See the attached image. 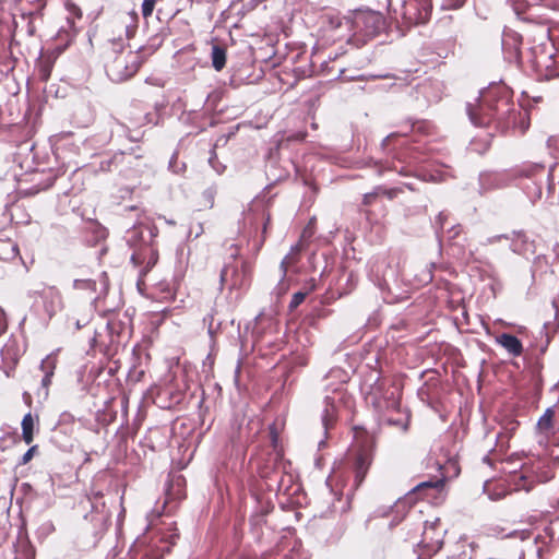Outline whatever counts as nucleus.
<instances>
[{"label": "nucleus", "instance_id": "obj_1", "mask_svg": "<svg viewBox=\"0 0 559 559\" xmlns=\"http://www.w3.org/2000/svg\"><path fill=\"white\" fill-rule=\"evenodd\" d=\"M141 62L139 51L126 49L121 40H114L105 69L111 81L122 82L136 73Z\"/></svg>", "mask_w": 559, "mask_h": 559}, {"label": "nucleus", "instance_id": "obj_2", "mask_svg": "<svg viewBox=\"0 0 559 559\" xmlns=\"http://www.w3.org/2000/svg\"><path fill=\"white\" fill-rule=\"evenodd\" d=\"M489 92H487L484 100L477 99L476 104H467V114L473 124L485 126L495 115H498L499 109L489 104Z\"/></svg>", "mask_w": 559, "mask_h": 559}, {"label": "nucleus", "instance_id": "obj_3", "mask_svg": "<svg viewBox=\"0 0 559 559\" xmlns=\"http://www.w3.org/2000/svg\"><path fill=\"white\" fill-rule=\"evenodd\" d=\"M530 53L532 67L539 75L545 79H550L557 74L556 69L554 68L555 61L550 51H547L543 47H534Z\"/></svg>", "mask_w": 559, "mask_h": 559}, {"label": "nucleus", "instance_id": "obj_4", "mask_svg": "<svg viewBox=\"0 0 559 559\" xmlns=\"http://www.w3.org/2000/svg\"><path fill=\"white\" fill-rule=\"evenodd\" d=\"M401 14L409 24L425 23L430 16V7L425 4L419 8L416 0H403Z\"/></svg>", "mask_w": 559, "mask_h": 559}, {"label": "nucleus", "instance_id": "obj_5", "mask_svg": "<svg viewBox=\"0 0 559 559\" xmlns=\"http://www.w3.org/2000/svg\"><path fill=\"white\" fill-rule=\"evenodd\" d=\"M57 364V353H50L40 362L39 369L43 371L44 377L41 379L40 389L37 394L43 400H46L49 395V386L51 384V380L55 374Z\"/></svg>", "mask_w": 559, "mask_h": 559}, {"label": "nucleus", "instance_id": "obj_6", "mask_svg": "<svg viewBox=\"0 0 559 559\" xmlns=\"http://www.w3.org/2000/svg\"><path fill=\"white\" fill-rule=\"evenodd\" d=\"M155 236L153 228L141 224L127 231V241L131 247H138L147 245Z\"/></svg>", "mask_w": 559, "mask_h": 559}, {"label": "nucleus", "instance_id": "obj_7", "mask_svg": "<svg viewBox=\"0 0 559 559\" xmlns=\"http://www.w3.org/2000/svg\"><path fill=\"white\" fill-rule=\"evenodd\" d=\"M41 298L44 299L45 311L49 317H52L61 308V294L57 288H44L41 292Z\"/></svg>", "mask_w": 559, "mask_h": 559}, {"label": "nucleus", "instance_id": "obj_8", "mask_svg": "<svg viewBox=\"0 0 559 559\" xmlns=\"http://www.w3.org/2000/svg\"><path fill=\"white\" fill-rule=\"evenodd\" d=\"M497 343L512 356H520L523 352V345L521 341L512 334H501L497 337Z\"/></svg>", "mask_w": 559, "mask_h": 559}, {"label": "nucleus", "instance_id": "obj_9", "mask_svg": "<svg viewBox=\"0 0 559 559\" xmlns=\"http://www.w3.org/2000/svg\"><path fill=\"white\" fill-rule=\"evenodd\" d=\"M371 456L366 452L357 455L355 461V481L357 485H360L364 481L371 465Z\"/></svg>", "mask_w": 559, "mask_h": 559}, {"label": "nucleus", "instance_id": "obj_10", "mask_svg": "<svg viewBox=\"0 0 559 559\" xmlns=\"http://www.w3.org/2000/svg\"><path fill=\"white\" fill-rule=\"evenodd\" d=\"M510 249L516 254H525L530 249V242L526 236L521 231H513L509 235Z\"/></svg>", "mask_w": 559, "mask_h": 559}, {"label": "nucleus", "instance_id": "obj_11", "mask_svg": "<svg viewBox=\"0 0 559 559\" xmlns=\"http://www.w3.org/2000/svg\"><path fill=\"white\" fill-rule=\"evenodd\" d=\"M22 438L26 444H31L34 439L35 420L31 413L24 415L22 419Z\"/></svg>", "mask_w": 559, "mask_h": 559}, {"label": "nucleus", "instance_id": "obj_12", "mask_svg": "<svg viewBox=\"0 0 559 559\" xmlns=\"http://www.w3.org/2000/svg\"><path fill=\"white\" fill-rule=\"evenodd\" d=\"M324 404H325V406L322 412V424H323L324 429L328 430V428L330 427V425L333 423V420L335 418L336 408L333 403V400L329 396L325 397Z\"/></svg>", "mask_w": 559, "mask_h": 559}, {"label": "nucleus", "instance_id": "obj_13", "mask_svg": "<svg viewBox=\"0 0 559 559\" xmlns=\"http://www.w3.org/2000/svg\"><path fill=\"white\" fill-rule=\"evenodd\" d=\"M212 66L216 71H221L226 64V51L224 48L214 45L212 47Z\"/></svg>", "mask_w": 559, "mask_h": 559}, {"label": "nucleus", "instance_id": "obj_14", "mask_svg": "<svg viewBox=\"0 0 559 559\" xmlns=\"http://www.w3.org/2000/svg\"><path fill=\"white\" fill-rule=\"evenodd\" d=\"M554 411L547 408L537 421V429L540 431H548L552 427Z\"/></svg>", "mask_w": 559, "mask_h": 559}, {"label": "nucleus", "instance_id": "obj_15", "mask_svg": "<svg viewBox=\"0 0 559 559\" xmlns=\"http://www.w3.org/2000/svg\"><path fill=\"white\" fill-rule=\"evenodd\" d=\"M443 486H444V480L441 478V479H437V480L423 481V483L418 484L414 488V490L419 491L423 489L432 488V489H437L438 491H440V490H442Z\"/></svg>", "mask_w": 559, "mask_h": 559}, {"label": "nucleus", "instance_id": "obj_16", "mask_svg": "<svg viewBox=\"0 0 559 559\" xmlns=\"http://www.w3.org/2000/svg\"><path fill=\"white\" fill-rule=\"evenodd\" d=\"M516 14L525 11L531 0H508Z\"/></svg>", "mask_w": 559, "mask_h": 559}, {"label": "nucleus", "instance_id": "obj_17", "mask_svg": "<svg viewBox=\"0 0 559 559\" xmlns=\"http://www.w3.org/2000/svg\"><path fill=\"white\" fill-rule=\"evenodd\" d=\"M299 251L298 246H294L290 248V252L282 260L281 262V269L283 271V275L286 274L288 265L293 262L292 261V254L297 253Z\"/></svg>", "mask_w": 559, "mask_h": 559}, {"label": "nucleus", "instance_id": "obj_18", "mask_svg": "<svg viewBox=\"0 0 559 559\" xmlns=\"http://www.w3.org/2000/svg\"><path fill=\"white\" fill-rule=\"evenodd\" d=\"M74 421H75V418L71 413L63 412L59 416L58 425L59 426L72 425V424H74Z\"/></svg>", "mask_w": 559, "mask_h": 559}, {"label": "nucleus", "instance_id": "obj_19", "mask_svg": "<svg viewBox=\"0 0 559 559\" xmlns=\"http://www.w3.org/2000/svg\"><path fill=\"white\" fill-rule=\"evenodd\" d=\"M305 298H306V293H301V292L295 293L289 302V308L292 310L296 309L305 300Z\"/></svg>", "mask_w": 559, "mask_h": 559}, {"label": "nucleus", "instance_id": "obj_20", "mask_svg": "<svg viewBox=\"0 0 559 559\" xmlns=\"http://www.w3.org/2000/svg\"><path fill=\"white\" fill-rule=\"evenodd\" d=\"M507 490L504 488H498L488 492V497L492 501H498L503 499L507 496Z\"/></svg>", "mask_w": 559, "mask_h": 559}, {"label": "nucleus", "instance_id": "obj_21", "mask_svg": "<svg viewBox=\"0 0 559 559\" xmlns=\"http://www.w3.org/2000/svg\"><path fill=\"white\" fill-rule=\"evenodd\" d=\"M507 239H509V235H506V234L495 235L491 237H487L481 243L484 246H488V245H493V243L500 242L501 240H507Z\"/></svg>", "mask_w": 559, "mask_h": 559}, {"label": "nucleus", "instance_id": "obj_22", "mask_svg": "<svg viewBox=\"0 0 559 559\" xmlns=\"http://www.w3.org/2000/svg\"><path fill=\"white\" fill-rule=\"evenodd\" d=\"M549 192L555 197L559 198V180H556V175L550 174Z\"/></svg>", "mask_w": 559, "mask_h": 559}, {"label": "nucleus", "instance_id": "obj_23", "mask_svg": "<svg viewBox=\"0 0 559 559\" xmlns=\"http://www.w3.org/2000/svg\"><path fill=\"white\" fill-rule=\"evenodd\" d=\"M67 10L69 11V13L72 16H74L76 19H81L82 17V11H81V9L76 4L68 2L67 3Z\"/></svg>", "mask_w": 559, "mask_h": 559}, {"label": "nucleus", "instance_id": "obj_24", "mask_svg": "<svg viewBox=\"0 0 559 559\" xmlns=\"http://www.w3.org/2000/svg\"><path fill=\"white\" fill-rule=\"evenodd\" d=\"M35 450H36V447H35V445H34V447H31V448H29V449L24 453V455L22 456L21 463H22V464H26V463H28V462L32 460V457H33V454H34Z\"/></svg>", "mask_w": 559, "mask_h": 559}, {"label": "nucleus", "instance_id": "obj_25", "mask_svg": "<svg viewBox=\"0 0 559 559\" xmlns=\"http://www.w3.org/2000/svg\"><path fill=\"white\" fill-rule=\"evenodd\" d=\"M8 323L3 309L0 308V335H2L7 330Z\"/></svg>", "mask_w": 559, "mask_h": 559}, {"label": "nucleus", "instance_id": "obj_26", "mask_svg": "<svg viewBox=\"0 0 559 559\" xmlns=\"http://www.w3.org/2000/svg\"><path fill=\"white\" fill-rule=\"evenodd\" d=\"M50 70H51V66L50 64L43 63L40 66V76H41V79L47 80L49 78V75H50Z\"/></svg>", "mask_w": 559, "mask_h": 559}, {"label": "nucleus", "instance_id": "obj_27", "mask_svg": "<svg viewBox=\"0 0 559 559\" xmlns=\"http://www.w3.org/2000/svg\"><path fill=\"white\" fill-rule=\"evenodd\" d=\"M146 250L150 251V260L147 262V269L155 265V263L157 262V253L152 249V248H148L146 247L145 248Z\"/></svg>", "mask_w": 559, "mask_h": 559}, {"label": "nucleus", "instance_id": "obj_28", "mask_svg": "<svg viewBox=\"0 0 559 559\" xmlns=\"http://www.w3.org/2000/svg\"><path fill=\"white\" fill-rule=\"evenodd\" d=\"M365 20L366 21H371V22H373L374 24H378V25L382 24V17L379 14H374V13L368 14V15L365 16Z\"/></svg>", "mask_w": 559, "mask_h": 559}, {"label": "nucleus", "instance_id": "obj_29", "mask_svg": "<svg viewBox=\"0 0 559 559\" xmlns=\"http://www.w3.org/2000/svg\"><path fill=\"white\" fill-rule=\"evenodd\" d=\"M131 262L134 265H139L141 263V253L140 252H133L131 255Z\"/></svg>", "mask_w": 559, "mask_h": 559}, {"label": "nucleus", "instance_id": "obj_30", "mask_svg": "<svg viewBox=\"0 0 559 559\" xmlns=\"http://www.w3.org/2000/svg\"><path fill=\"white\" fill-rule=\"evenodd\" d=\"M229 270H230V269H229L228 266H227V267H224V269L222 270V272H221V283H222V284H223V283H225V282H227V277H228Z\"/></svg>", "mask_w": 559, "mask_h": 559}, {"label": "nucleus", "instance_id": "obj_31", "mask_svg": "<svg viewBox=\"0 0 559 559\" xmlns=\"http://www.w3.org/2000/svg\"><path fill=\"white\" fill-rule=\"evenodd\" d=\"M133 33H134V27H133V26H132V27H129V26H127V27H126V34H127V37H128V38H129L130 36H132V35H133Z\"/></svg>", "mask_w": 559, "mask_h": 559}, {"label": "nucleus", "instance_id": "obj_32", "mask_svg": "<svg viewBox=\"0 0 559 559\" xmlns=\"http://www.w3.org/2000/svg\"><path fill=\"white\" fill-rule=\"evenodd\" d=\"M242 285V282L239 281L238 278H235L233 282H231V287H239Z\"/></svg>", "mask_w": 559, "mask_h": 559}, {"label": "nucleus", "instance_id": "obj_33", "mask_svg": "<svg viewBox=\"0 0 559 559\" xmlns=\"http://www.w3.org/2000/svg\"><path fill=\"white\" fill-rule=\"evenodd\" d=\"M444 217H445V216H444V214H443V213H440V214L438 215V221H439V223H440V225H441V226H442V224H443V219H444Z\"/></svg>", "mask_w": 559, "mask_h": 559}, {"label": "nucleus", "instance_id": "obj_34", "mask_svg": "<svg viewBox=\"0 0 559 559\" xmlns=\"http://www.w3.org/2000/svg\"><path fill=\"white\" fill-rule=\"evenodd\" d=\"M83 283H85V281H82V280H75V281H74V286H75V287H80V286H81V284H83Z\"/></svg>", "mask_w": 559, "mask_h": 559}, {"label": "nucleus", "instance_id": "obj_35", "mask_svg": "<svg viewBox=\"0 0 559 559\" xmlns=\"http://www.w3.org/2000/svg\"><path fill=\"white\" fill-rule=\"evenodd\" d=\"M397 405H399V403H397L396 400H392L391 403H390V406L393 407V408L397 407Z\"/></svg>", "mask_w": 559, "mask_h": 559}, {"label": "nucleus", "instance_id": "obj_36", "mask_svg": "<svg viewBox=\"0 0 559 559\" xmlns=\"http://www.w3.org/2000/svg\"><path fill=\"white\" fill-rule=\"evenodd\" d=\"M407 428H408V423L406 421V423H404V424L402 425V429H403L404 431H406V430H407Z\"/></svg>", "mask_w": 559, "mask_h": 559}, {"label": "nucleus", "instance_id": "obj_37", "mask_svg": "<svg viewBox=\"0 0 559 559\" xmlns=\"http://www.w3.org/2000/svg\"><path fill=\"white\" fill-rule=\"evenodd\" d=\"M231 271H233V274L234 275H237L238 274V270L236 267H231Z\"/></svg>", "mask_w": 559, "mask_h": 559}]
</instances>
